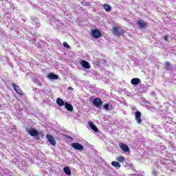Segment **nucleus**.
Listing matches in <instances>:
<instances>
[{
  "label": "nucleus",
  "instance_id": "nucleus-1",
  "mask_svg": "<svg viewBox=\"0 0 176 176\" xmlns=\"http://www.w3.org/2000/svg\"><path fill=\"white\" fill-rule=\"evenodd\" d=\"M111 32L115 35L116 36H122L123 34L126 32L123 29L120 28L119 26L113 27L111 30Z\"/></svg>",
  "mask_w": 176,
  "mask_h": 176
},
{
  "label": "nucleus",
  "instance_id": "nucleus-2",
  "mask_svg": "<svg viewBox=\"0 0 176 176\" xmlns=\"http://www.w3.org/2000/svg\"><path fill=\"white\" fill-rule=\"evenodd\" d=\"M91 35L93 36V38H95V39H98V38H101L102 36L101 31L97 29H93L91 31Z\"/></svg>",
  "mask_w": 176,
  "mask_h": 176
},
{
  "label": "nucleus",
  "instance_id": "nucleus-3",
  "mask_svg": "<svg viewBox=\"0 0 176 176\" xmlns=\"http://www.w3.org/2000/svg\"><path fill=\"white\" fill-rule=\"evenodd\" d=\"M25 131H27V133L30 134L31 137H38L39 135V133H38V131H36V129L34 128H31L30 129V128L28 127L26 128Z\"/></svg>",
  "mask_w": 176,
  "mask_h": 176
},
{
  "label": "nucleus",
  "instance_id": "nucleus-4",
  "mask_svg": "<svg viewBox=\"0 0 176 176\" xmlns=\"http://www.w3.org/2000/svg\"><path fill=\"white\" fill-rule=\"evenodd\" d=\"M137 24L139 28H140L141 30L146 28L148 27V23H146V22H145L143 19H138Z\"/></svg>",
  "mask_w": 176,
  "mask_h": 176
},
{
  "label": "nucleus",
  "instance_id": "nucleus-5",
  "mask_svg": "<svg viewBox=\"0 0 176 176\" xmlns=\"http://www.w3.org/2000/svg\"><path fill=\"white\" fill-rule=\"evenodd\" d=\"M92 103L95 107H96V108H100V107L102 105V100H101L100 98H96L93 100Z\"/></svg>",
  "mask_w": 176,
  "mask_h": 176
},
{
  "label": "nucleus",
  "instance_id": "nucleus-6",
  "mask_svg": "<svg viewBox=\"0 0 176 176\" xmlns=\"http://www.w3.org/2000/svg\"><path fill=\"white\" fill-rule=\"evenodd\" d=\"M71 146L76 151H83V146L78 142L72 143Z\"/></svg>",
  "mask_w": 176,
  "mask_h": 176
},
{
  "label": "nucleus",
  "instance_id": "nucleus-7",
  "mask_svg": "<svg viewBox=\"0 0 176 176\" xmlns=\"http://www.w3.org/2000/svg\"><path fill=\"white\" fill-rule=\"evenodd\" d=\"M135 118L138 124L142 123V120L141 119V113L140 111L135 112Z\"/></svg>",
  "mask_w": 176,
  "mask_h": 176
},
{
  "label": "nucleus",
  "instance_id": "nucleus-8",
  "mask_svg": "<svg viewBox=\"0 0 176 176\" xmlns=\"http://www.w3.org/2000/svg\"><path fill=\"white\" fill-rule=\"evenodd\" d=\"M46 138L48 140L50 144L54 146L56 145V139L52 135H46Z\"/></svg>",
  "mask_w": 176,
  "mask_h": 176
},
{
  "label": "nucleus",
  "instance_id": "nucleus-9",
  "mask_svg": "<svg viewBox=\"0 0 176 176\" xmlns=\"http://www.w3.org/2000/svg\"><path fill=\"white\" fill-rule=\"evenodd\" d=\"M12 87L15 90L16 93H17V94H19V96H23V90H21L20 89L19 86H17V85H16V83L13 82Z\"/></svg>",
  "mask_w": 176,
  "mask_h": 176
},
{
  "label": "nucleus",
  "instance_id": "nucleus-10",
  "mask_svg": "<svg viewBox=\"0 0 176 176\" xmlns=\"http://www.w3.org/2000/svg\"><path fill=\"white\" fill-rule=\"evenodd\" d=\"M119 146L122 151L124 152H130V148H129V146L127 144H124V143H120Z\"/></svg>",
  "mask_w": 176,
  "mask_h": 176
},
{
  "label": "nucleus",
  "instance_id": "nucleus-11",
  "mask_svg": "<svg viewBox=\"0 0 176 176\" xmlns=\"http://www.w3.org/2000/svg\"><path fill=\"white\" fill-rule=\"evenodd\" d=\"M80 65H82V67L85 68V69H90V64L85 60L80 62Z\"/></svg>",
  "mask_w": 176,
  "mask_h": 176
},
{
  "label": "nucleus",
  "instance_id": "nucleus-12",
  "mask_svg": "<svg viewBox=\"0 0 176 176\" xmlns=\"http://www.w3.org/2000/svg\"><path fill=\"white\" fill-rule=\"evenodd\" d=\"M131 83L134 86H137V85H140V83H141V80L138 78H134L131 79Z\"/></svg>",
  "mask_w": 176,
  "mask_h": 176
},
{
  "label": "nucleus",
  "instance_id": "nucleus-13",
  "mask_svg": "<svg viewBox=\"0 0 176 176\" xmlns=\"http://www.w3.org/2000/svg\"><path fill=\"white\" fill-rule=\"evenodd\" d=\"M89 126L91 127V129L95 131V133H98V128H97V126L94 125L93 122H88Z\"/></svg>",
  "mask_w": 176,
  "mask_h": 176
},
{
  "label": "nucleus",
  "instance_id": "nucleus-14",
  "mask_svg": "<svg viewBox=\"0 0 176 176\" xmlns=\"http://www.w3.org/2000/svg\"><path fill=\"white\" fill-rule=\"evenodd\" d=\"M65 107L66 108L67 110H68L69 112H72L74 111V107L72 104H69L67 102L65 103Z\"/></svg>",
  "mask_w": 176,
  "mask_h": 176
},
{
  "label": "nucleus",
  "instance_id": "nucleus-15",
  "mask_svg": "<svg viewBox=\"0 0 176 176\" xmlns=\"http://www.w3.org/2000/svg\"><path fill=\"white\" fill-rule=\"evenodd\" d=\"M111 166H113V167H115L116 168H120L121 167L120 163L116 161H113L111 162Z\"/></svg>",
  "mask_w": 176,
  "mask_h": 176
},
{
  "label": "nucleus",
  "instance_id": "nucleus-16",
  "mask_svg": "<svg viewBox=\"0 0 176 176\" xmlns=\"http://www.w3.org/2000/svg\"><path fill=\"white\" fill-rule=\"evenodd\" d=\"M103 8H104V10L107 12H109L111 10H112V7L109 4L103 5Z\"/></svg>",
  "mask_w": 176,
  "mask_h": 176
},
{
  "label": "nucleus",
  "instance_id": "nucleus-17",
  "mask_svg": "<svg viewBox=\"0 0 176 176\" xmlns=\"http://www.w3.org/2000/svg\"><path fill=\"white\" fill-rule=\"evenodd\" d=\"M47 78L49 79H58V76L53 74V73H50L48 75H47Z\"/></svg>",
  "mask_w": 176,
  "mask_h": 176
},
{
  "label": "nucleus",
  "instance_id": "nucleus-18",
  "mask_svg": "<svg viewBox=\"0 0 176 176\" xmlns=\"http://www.w3.org/2000/svg\"><path fill=\"white\" fill-rule=\"evenodd\" d=\"M56 103L58 104V105H59V107H63L64 100H63V99H61V98H58L56 99Z\"/></svg>",
  "mask_w": 176,
  "mask_h": 176
},
{
  "label": "nucleus",
  "instance_id": "nucleus-19",
  "mask_svg": "<svg viewBox=\"0 0 176 176\" xmlns=\"http://www.w3.org/2000/svg\"><path fill=\"white\" fill-rule=\"evenodd\" d=\"M63 170L67 175H71V169L68 166L65 167Z\"/></svg>",
  "mask_w": 176,
  "mask_h": 176
},
{
  "label": "nucleus",
  "instance_id": "nucleus-20",
  "mask_svg": "<svg viewBox=\"0 0 176 176\" xmlns=\"http://www.w3.org/2000/svg\"><path fill=\"white\" fill-rule=\"evenodd\" d=\"M164 68H165L166 71H170V69H171V65L170 64V62L165 63Z\"/></svg>",
  "mask_w": 176,
  "mask_h": 176
},
{
  "label": "nucleus",
  "instance_id": "nucleus-21",
  "mask_svg": "<svg viewBox=\"0 0 176 176\" xmlns=\"http://www.w3.org/2000/svg\"><path fill=\"white\" fill-rule=\"evenodd\" d=\"M117 160L120 163H123L124 162V157H123V155L119 156V157H117Z\"/></svg>",
  "mask_w": 176,
  "mask_h": 176
},
{
  "label": "nucleus",
  "instance_id": "nucleus-22",
  "mask_svg": "<svg viewBox=\"0 0 176 176\" xmlns=\"http://www.w3.org/2000/svg\"><path fill=\"white\" fill-rule=\"evenodd\" d=\"M103 108L106 111H109V104L106 103L105 104L103 105Z\"/></svg>",
  "mask_w": 176,
  "mask_h": 176
},
{
  "label": "nucleus",
  "instance_id": "nucleus-23",
  "mask_svg": "<svg viewBox=\"0 0 176 176\" xmlns=\"http://www.w3.org/2000/svg\"><path fill=\"white\" fill-rule=\"evenodd\" d=\"M63 46L65 47H66V49H69V45H68V43H67V42H64L63 43Z\"/></svg>",
  "mask_w": 176,
  "mask_h": 176
},
{
  "label": "nucleus",
  "instance_id": "nucleus-24",
  "mask_svg": "<svg viewBox=\"0 0 176 176\" xmlns=\"http://www.w3.org/2000/svg\"><path fill=\"white\" fill-rule=\"evenodd\" d=\"M164 41H168V35H165V36H164Z\"/></svg>",
  "mask_w": 176,
  "mask_h": 176
},
{
  "label": "nucleus",
  "instance_id": "nucleus-25",
  "mask_svg": "<svg viewBox=\"0 0 176 176\" xmlns=\"http://www.w3.org/2000/svg\"><path fill=\"white\" fill-rule=\"evenodd\" d=\"M68 89H69V90H74V88H73L72 87H68Z\"/></svg>",
  "mask_w": 176,
  "mask_h": 176
},
{
  "label": "nucleus",
  "instance_id": "nucleus-26",
  "mask_svg": "<svg viewBox=\"0 0 176 176\" xmlns=\"http://www.w3.org/2000/svg\"><path fill=\"white\" fill-rule=\"evenodd\" d=\"M67 138H68L69 140H72V137H71V136H67Z\"/></svg>",
  "mask_w": 176,
  "mask_h": 176
},
{
  "label": "nucleus",
  "instance_id": "nucleus-27",
  "mask_svg": "<svg viewBox=\"0 0 176 176\" xmlns=\"http://www.w3.org/2000/svg\"><path fill=\"white\" fill-rule=\"evenodd\" d=\"M39 86H42V82H38Z\"/></svg>",
  "mask_w": 176,
  "mask_h": 176
},
{
  "label": "nucleus",
  "instance_id": "nucleus-28",
  "mask_svg": "<svg viewBox=\"0 0 176 176\" xmlns=\"http://www.w3.org/2000/svg\"><path fill=\"white\" fill-rule=\"evenodd\" d=\"M153 173L154 174H156V171H153Z\"/></svg>",
  "mask_w": 176,
  "mask_h": 176
}]
</instances>
